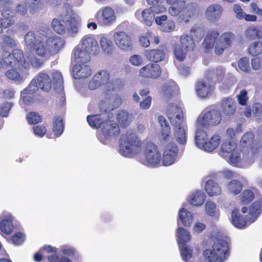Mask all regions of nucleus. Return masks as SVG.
<instances>
[{"instance_id": "obj_1", "label": "nucleus", "mask_w": 262, "mask_h": 262, "mask_svg": "<svg viewBox=\"0 0 262 262\" xmlns=\"http://www.w3.org/2000/svg\"><path fill=\"white\" fill-rule=\"evenodd\" d=\"M235 37V35L231 32H225L220 36L217 30H210L207 32L202 46L205 52H208L214 48L215 53L221 55L226 49L231 46Z\"/></svg>"}, {"instance_id": "obj_2", "label": "nucleus", "mask_w": 262, "mask_h": 262, "mask_svg": "<svg viewBox=\"0 0 262 262\" xmlns=\"http://www.w3.org/2000/svg\"><path fill=\"white\" fill-rule=\"evenodd\" d=\"M166 114L174 128V136L178 143L184 144L186 142L185 123L181 108L176 104L170 103L167 106Z\"/></svg>"}, {"instance_id": "obj_3", "label": "nucleus", "mask_w": 262, "mask_h": 262, "mask_svg": "<svg viewBox=\"0 0 262 262\" xmlns=\"http://www.w3.org/2000/svg\"><path fill=\"white\" fill-rule=\"evenodd\" d=\"M171 6L168 9L169 13L173 16H178L180 22L187 23L190 19L198 12V6L191 3L186 5L183 0H166Z\"/></svg>"}, {"instance_id": "obj_4", "label": "nucleus", "mask_w": 262, "mask_h": 262, "mask_svg": "<svg viewBox=\"0 0 262 262\" xmlns=\"http://www.w3.org/2000/svg\"><path fill=\"white\" fill-rule=\"evenodd\" d=\"M51 25L53 31L58 34L63 35L67 31L75 34L78 31L79 22L74 13L67 12L58 18H53Z\"/></svg>"}, {"instance_id": "obj_5", "label": "nucleus", "mask_w": 262, "mask_h": 262, "mask_svg": "<svg viewBox=\"0 0 262 262\" xmlns=\"http://www.w3.org/2000/svg\"><path fill=\"white\" fill-rule=\"evenodd\" d=\"M32 81L37 88L45 92H49L53 86L55 90H61L63 89V77L60 72L54 71L52 78L47 73L41 72Z\"/></svg>"}, {"instance_id": "obj_6", "label": "nucleus", "mask_w": 262, "mask_h": 262, "mask_svg": "<svg viewBox=\"0 0 262 262\" xmlns=\"http://www.w3.org/2000/svg\"><path fill=\"white\" fill-rule=\"evenodd\" d=\"M142 142L136 133L127 130L121 136L120 139V153L125 157H132L141 152Z\"/></svg>"}, {"instance_id": "obj_7", "label": "nucleus", "mask_w": 262, "mask_h": 262, "mask_svg": "<svg viewBox=\"0 0 262 262\" xmlns=\"http://www.w3.org/2000/svg\"><path fill=\"white\" fill-rule=\"evenodd\" d=\"M229 254L228 242L221 239H217L211 249H207L203 251L204 258L208 262H224Z\"/></svg>"}, {"instance_id": "obj_8", "label": "nucleus", "mask_w": 262, "mask_h": 262, "mask_svg": "<svg viewBox=\"0 0 262 262\" xmlns=\"http://www.w3.org/2000/svg\"><path fill=\"white\" fill-rule=\"evenodd\" d=\"M149 8L143 10L142 12L138 10L136 12V16L140 14L142 15L143 22L148 26H151L155 19V14H159L165 12L166 8L161 4H158L157 0H146Z\"/></svg>"}, {"instance_id": "obj_9", "label": "nucleus", "mask_w": 262, "mask_h": 262, "mask_svg": "<svg viewBox=\"0 0 262 262\" xmlns=\"http://www.w3.org/2000/svg\"><path fill=\"white\" fill-rule=\"evenodd\" d=\"M144 159H140V162L147 166H158L162 160V157L158 146L154 143H146L144 148Z\"/></svg>"}, {"instance_id": "obj_10", "label": "nucleus", "mask_w": 262, "mask_h": 262, "mask_svg": "<svg viewBox=\"0 0 262 262\" xmlns=\"http://www.w3.org/2000/svg\"><path fill=\"white\" fill-rule=\"evenodd\" d=\"M237 147V145L235 142L226 141L221 145L220 154L231 164L236 165L241 161V150Z\"/></svg>"}, {"instance_id": "obj_11", "label": "nucleus", "mask_w": 262, "mask_h": 262, "mask_svg": "<svg viewBox=\"0 0 262 262\" xmlns=\"http://www.w3.org/2000/svg\"><path fill=\"white\" fill-rule=\"evenodd\" d=\"M0 6L2 8V17H0V34L4 29H7L14 24L13 19L14 12H13V2L11 0H0Z\"/></svg>"}, {"instance_id": "obj_12", "label": "nucleus", "mask_w": 262, "mask_h": 262, "mask_svg": "<svg viewBox=\"0 0 262 262\" xmlns=\"http://www.w3.org/2000/svg\"><path fill=\"white\" fill-rule=\"evenodd\" d=\"M222 119V115L220 111L211 109L198 117L196 125L199 127L215 126L220 123Z\"/></svg>"}, {"instance_id": "obj_13", "label": "nucleus", "mask_w": 262, "mask_h": 262, "mask_svg": "<svg viewBox=\"0 0 262 262\" xmlns=\"http://www.w3.org/2000/svg\"><path fill=\"white\" fill-rule=\"evenodd\" d=\"M7 57L5 60L3 58V62L5 63V68L7 66H13L19 64L25 68H28L29 63L26 62L24 55L21 50L19 49H14L11 54L9 52H6Z\"/></svg>"}, {"instance_id": "obj_14", "label": "nucleus", "mask_w": 262, "mask_h": 262, "mask_svg": "<svg viewBox=\"0 0 262 262\" xmlns=\"http://www.w3.org/2000/svg\"><path fill=\"white\" fill-rule=\"evenodd\" d=\"M95 18L99 25L109 26L116 20L114 10L110 7L101 8L95 15Z\"/></svg>"}, {"instance_id": "obj_15", "label": "nucleus", "mask_w": 262, "mask_h": 262, "mask_svg": "<svg viewBox=\"0 0 262 262\" xmlns=\"http://www.w3.org/2000/svg\"><path fill=\"white\" fill-rule=\"evenodd\" d=\"M114 41L116 46L121 50H129L132 48L131 37L126 32L122 31L114 33Z\"/></svg>"}, {"instance_id": "obj_16", "label": "nucleus", "mask_w": 262, "mask_h": 262, "mask_svg": "<svg viewBox=\"0 0 262 262\" xmlns=\"http://www.w3.org/2000/svg\"><path fill=\"white\" fill-rule=\"evenodd\" d=\"M210 81L206 78L197 81L195 89L196 93L199 97L207 98L212 95L214 87L210 83Z\"/></svg>"}, {"instance_id": "obj_17", "label": "nucleus", "mask_w": 262, "mask_h": 262, "mask_svg": "<svg viewBox=\"0 0 262 262\" xmlns=\"http://www.w3.org/2000/svg\"><path fill=\"white\" fill-rule=\"evenodd\" d=\"M161 74V69L158 64L149 63L141 68L139 75L144 78L156 79Z\"/></svg>"}, {"instance_id": "obj_18", "label": "nucleus", "mask_w": 262, "mask_h": 262, "mask_svg": "<svg viewBox=\"0 0 262 262\" xmlns=\"http://www.w3.org/2000/svg\"><path fill=\"white\" fill-rule=\"evenodd\" d=\"M178 154V146L176 143H168L165 147V150L163 153L161 160L165 166H169L172 164Z\"/></svg>"}, {"instance_id": "obj_19", "label": "nucleus", "mask_w": 262, "mask_h": 262, "mask_svg": "<svg viewBox=\"0 0 262 262\" xmlns=\"http://www.w3.org/2000/svg\"><path fill=\"white\" fill-rule=\"evenodd\" d=\"M240 144L243 147L249 149L252 154H256L261 146L254 140V135L251 132L246 133L240 140Z\"/></svg>"}, {"instance_id": "obj_20", "label": "nucleus", "mask_w": 262, "mask_h": 262, "mask_svg": "<svg viewBox=\"0 0 262 262\" xmlns=\"http://www.w3.org/2000/svg\"><path fill=\"white\" fill-rule=\"evenodd\" d=\"M102 134L105 138L118 136L120 130L118 124L114 120L106 119L101 128Z\"/></svg>"}, {"instance_id": "obj_21", "label": "nucleus", "mask_w": 262, "mask_h": 262, "mask_svg": "<svg viewBox=\"0 0 262 262\" xmlns=\"http://www.w3.org/2000/svg\"><path fill=\"white\" fill-rule=\"evenodd\" d=\"M221 111L226 117L233 116L236 111V103L230 97L223 98L221 102Z\"/></svg>"}, {"instance_id": "obj_22", "label": "nucleus", "mask_w": 262, "mask_h": 262, "mask_svg": "<svg viewBox=\"0 0 262 262\" xmlns=\"http://www.w3.org/2000/svg\"><path fill=\"white\" fill-rule=\"evenodd\" d=\"M158 121L161 126L160 142L163 144H165L172 139L170 127L165 118L163 116H159Z\"/></svg>"}, {"instance_id": "obj_23", "label": "nucleus", "mask_w": 262, "mask_h": 262, "mask_svg": "<svg viewBox=\"0 0 262 262\" xmlns=\"http://www.w3.org/2000/svg\"><path fill=\"white\" fill-rule=\"evenodd\" d=\"M13 221L11 214L3 215L0 221V234L2 235H8L12 233L14 228Z\"/></svg>"}, {"instance_id": "obj_24", "label": "nucleus", "mask_w": 262, "mask_h": 262, "mask_svg": "<svg viewBox=\"0 0 262 262\" xmlns=\"http://www.w3.org/2000/svg\"><path fill=\"white\" fill-rule=\"evenodd\" d=\"M46 44L53 56L58 53L60 49L63 47L64 41L59 36H53L47 38Z\"/></svg>"}, {"instance_id": "obj_25", "label": "nucleus", "mask_w": 262, "mask_h": 262, "mask_svg": "<svg viewBox=\"0 0 262 262\" xmlns=\"http://www.w3.org/2000/svg\"><path fill=\"white\" fill-rule=\"evenodd\" d=\"M223 12L222 7L219 4H212L207 7L205 11L206 18L212 22H216L221 17Z\"/></svg>"}, {"instance_id": "obj_26", "label": "nucleus", "mask_w": 262, "mask_h": 262, "mask_svg": "<svg viewBox=\"0 0 262 262\" xmlns=\"http://www.w3.org/2000/svg\"><path fill=\"white\" fill-rule=\"evenodd\" d=\"M37 91V86L33 84V81H32L28 86L21 92V97L23 103L26 105L33 103L34 100L35 93Z\"/></svg>"}, {"instance_id": "obj_27", "label": "nucleus", "mask_w": 262, "mask_h": 262, "mask_svg": "<svg viewBox=\"0 0 262 262\" xmlns=\"http://www.w3.org/2000/svg\"><path fill=\"white\" fill-rule=\"evenodd\" d=\"M225 77V69L219 67L206 71L205 78L208 81L214 80L215 82H221Z\"/></svg>"}, {"instance_id": "obj_28", "label": "nucleus", "mask_w": 262, "mask_h": 262, "mask_svg": "<svg viewBox=\"0 0 262 262\" xmlns=\"http://www.w3.org/2000/svg\"><path fill=\"white\" fill-rule=\"evenodd\" d=\"M81 43L82 48L90 53H95L99 50L97 41L92 36H84L81 40Z\"/></svg>"}, {"instance_id": "obj_29", "label": "nucleus", "mask_w": 262, "mask_h": 262, "mask_svg": "<svg viewBox=\"0 0 262 262\" xmlns=\"http://www.w3.org/2000/svg\"><path fill=\"white\" fill-rule=\"evenodd\" d=\"M73 72L76 79L86 78L92 74L90 66L85 63L75 64Z\"/></svg>"}, {"instance_id": "obj_30", "label": "nucleus", "mask_w": 262, "mask_h": 262, "mask_svg": "<svg viewBox=\"0 0 262 262\" xmlns=\"http://www.w3.org/2000/svg\"><path fill=\"white\" fill-rule=\"evenodd\" d=\"M74 58L76 64L86 63L90 61V53L79 47H75L74 50Z\"/></svg>"}, {"instance_id": "obj_31", "label": "nucleus", "mask_w": 262, "mask_h": 262, "mask_svg": "<svg viewBox=\"0 0 262 262\" xmlns=\"http://www.w3.org/2000/svg\"><path fill=\"white\" fill-rule=\"evenodd\" d=\"M145 56L149 61L158 62L165 58V52L160 49H151L145 51Z\"/></svg>"}, {"instance_id": "obj_32", "label": "nucleus", "mask_w": 262, "mask_h": 262, "mask_svg": "<svg viewBox=\"0 0 262 262\" xmlns=\"http://www.w3.org/2000/svg\"><path fill=\"white\" fill-rule=\"evenodd\" d=\"M32 49L34 50L35 53L38 56L45 60L49 59L52 56L48 47L46 46V42L42 40H39Z\"/></svg>"}, {"instance_id": "obj_33", "label": "nucleus", "mask_w": 262, "mask_h": 262, "mask_svg": "<svg viewBox=\"0 0 262 262\" xmlns=\"http://www.w3.org/2000/svg\"><path fill=\"white\" fill-rule=\"evenodd\" d=\"M247 217L242 215L239 210L234 209L232 211L231 221L233 225L238 228H244L247 224Z\"/></svg>"}, {"instance_id": "obj_34", "label": "nucleus", "mask_w": 262, "mask_h": 262, "mask_svg": "<svg viewBox=\"0 0 262 262\" xmlns=\"http://www.w3.org/2000/svg\"><path fill=\"white\" fill-rule=\"evenodd\" d=\"M89 124L92 127L98 129L104 124L106 119L102 117L101 114H95L88 115L86 117Z\"/></svg>"}, {"instance_id": "obj_35", "label": "nucleus", "mask_w": 262, "mask_h": 262, "mask_svg": "<svg viewBox=\"0 0 262 262\" xmlns=\"http://www.w3.org/2000/svg\"><path fill=\"white\" fill-rule=\"evenodd\" d=\"M132 115L129 114L126 111L120 110L118 112L116 120L118 123L122 127H126L128 126L132 121Z\"/></svg>"}, {"instance_id": "obj_36", "label": "nucleus", "mask_w": 262, "mask_h": 262, "mask_svg": "<svg viewBox=\"0 0 262 262\" xmlns=\"http://www.w3.org/2000/svg\"><path fill=\"white\" fill-rule=\"evenodd\" d=\"M220 137L219 135L213 136L209 141H206L199 147L208 152H211L215 149L220 144Z\"/></svg>"}, {"instance_id": "obj_37", "label": "nucleus", "mask_w": 262, "mask_h": 262, "mask_svg": "<svg viewBox=\"0 0 262 262\" xmlns=\"http://www.w3.org/2000/svg\"><path fill=\"white\" fill-rule=\"evenodd\" d=\"M181 46L186 51H193L195 48V41L188 34H183L180 37Z\"/></svg>"}, {"instance_id": "obj_38", "label": "nucleus", "mask_w": 262, "mask_h": 262, "mask_svg": "<svg viewBox=\"0 0 262 262\" xmlns=\"http://www.w3.org/2000/svg\"><path fill=\"white\" fill-rule=\"evenodd\" d=\"M179 218L183 225L186 227L191 226L193 220L192 213L183 208L179 210Z\"/></svg>"}, {"instance_id": "obj_39", "label": "nucleus", "mask_w": 262, "mask_h": 262, "mask_svg": "<svg viewBox=\"0 0 262 262\" xmlns=\"http://www.w3.org/2000/svg\"><path fill=\"white\" fill-rule=\"evenodd\" d=\"M205 190L209 196L217 195L221 192L219 185L213 180H209L206 182Z\"/></svg>"}, {"instance_id": "obj_40", "label": "nucleus", "mask_w": 262, "mask_h": 262, "mask_svg": "<svg viewBox=\"0 0 262 262\" xmlns=\"http://www.w3.org/2000/svg\"><path fill=\"white\" fill-rule=\"evenodd\" d=\"M196 130L195 132V141L196 145L199 147L208 139V135L203 128H207L208 127H199L196 124Z\"/></svg>"}, {"instance_id": "obj_41", "label": "nucleus", "mask_w": 262, "mask_h": 262, "mask_svg": "<svg viewBox=\"0 0 262 262\" xmlns=\"http://www.w3.org/2000/svg\"><path fill=\"white\" fill-rule=\"evenodd\" d=\"M178 243L180 245H184L191 239V235L189 232L183 228L179 227L177 229Z\"/></svg>"}, {"instance_id": "obj_42", "label": "nucleus", "mask_w": 262, "mask_h": 262, "mask_svg": "<svg viewBox=\"0 0 262 262\" xmlns=\"http://www.w3.org/2000/svg\"><path fill=\"white\" fill-rule=\"evenodd\" d=\"M205 199V193L200 190H198L191 194L190 202L193 205L200 206L204 203Z\"/></svg>"}, {"instance_id": "obj_43", "label": "nucleus", "mask_w": 262, "mask_h": 262, "mask_svg": "<svg viewBox=\"0 0 262 262\" xmlns=\"http://www.w3.org/2000/svg\"><path fill=\"white\" fill-rule=\"evenodd\" d=\"M2 50L6 54V50L11 49L16 46V42L14 39L10 36L4 35L2 36V41L1 43Z\"/></svg>"}, {"instance_id": "obj_44", "label": "nucleus", "mask_w": 262, "mask_h": 262, "mask_svg": "<svg viewBox=\"0 0 262 262\" xmlns=\"http://www.w3.org/2000/svg\"><path fill=\"white\" fill-rule=\"evenodd\" d=\"M243 185L240 181L233 180L230 181L227 184L229 192L234 195L239 194L242 190Z\"/></svg>"}, {"instance_id": "obj_45", "label": "nucleus", "mask_w": 262, "mask_h": 262, "mask_svg": "<svg viewBox=\"0 0 262 262\" xmlns=\"http://www.w3.org/2000/svg\"><path fill=\"white\" fill-rule=\"evenodd\" d=\"M100 46L102 51L108 54H111L114 49L113 42L105 37H102L100 41Z\"/></svg>"}, {"instance_id": "obj_46", "label": "nucleus", "mask_w": 262, "mask_h": 262, "mask_svg": "<svg viewBox=\"0 0 262 262\" xmlns=\"http://www.w3.org/2000/svg\"><path fill=\"white\" fill-rule=\"evenodd\" d=\"M260 34V30H258L255 26H252L247 29L245 32V35L246 38L252 40L255 38H261L259 36Z\"/></svg>"}, {"instance_id": "obj_47", "label": "nucleus", "mask_w": 262, "mask_h": 262, "mask_svg": "<svg viewBox=\"0 0 262 262\" xmlns=\"http://www.w3.org/2000/svg\"><path fill=\"white\" fill-rule=\"evenodd\" d=\"M248 51L249 54L252 56L260 55L262 53V41H254L249 46Z\"/></svg>"}, {"instance_id": "obj_48", "label": "nucleus", "mask_w": 262, "mask_h": 262, "mask_svg": "<svg viewBox=\"0 0 262 262\" xmlns=\"http://www.w3.org/2000/svg\"><path fill=\"white\" fill-rule=\"evenodd\" d=\"M190 36L195 41H200L204 36V32L203 28L198 26H193L190 30Z\"/></svg>"}, {"instance_id": "obj_49", "label": "nucleus", "mask_w": 262, "mask_h": 262, "mask_svg": "<svg viewBox=\"0 0 262 262\" xmlns=\"http://www.w3.org/2000/svg\"><path fill=\"white\" fill-rule=\"evenodd\" d=\"M53 132L57 136H60L64 130V123L61 117H56L53 124Z\"/></svg>"}, {"instance_id": "obj_50", "label": "nucleus", "mask_w": 262, "mask_h": 262, "mask_svg": "<svg viewBox=\"0 0 262 262\" xmlns=\"http://www.w3.org/2000/svg\"><path fill=\"white\" fill-rule=\"evenodd\" d=\"M38 41L33 32H28L25 36V42L29 49H32L35 47Z\"/></svg>"}, {"instance_id": "obj_51", "label": "nucleus", "mask_w": 262, "mask_h": 262, "mask_svg": "<svg viewBox=\"0 0 262 262\" xmlns=\"http://www.w3.org/2000/svg\"><path fill=\"white\" fill-rule=\"evenodd\" d=\"M262 212V199L253 202L249 208V213L252 216L259 215Z\"/></svg>"}, {"instance_id": "obj_52", "label": "nucleus", "mask_w": 262, "mask_h": 262, "mask_svg": "<svg viewBox=\"0 0 262 262\" xmlns=\"http://www.w3.org/2000/svg\"><path fill=\"white\" fill-rule=\"evenodd\" d=\"M94 76L95 79H97L101 85L107 83L110 79V74L106 70L98 72Z\"/></svg>"}, {"instance_id": "obj_53", "label": "nucleus", "mask_w": 262, "mask_h": 262, "mask_svg": "<svg viewBox=\"0 0 262 262\" xmlns=\"http://www.w3.org/2000/svg\"><path fill=\"white\" fill-rule=\"evenodd\" d=\"M180 252L182 259L186 261L192 257L193 249L189 246L182 245V247L180 248Z\"/></svg>"}, {"instance_id": "obj_54", "label": "nucleus", "mask_w": 262, "mask_h": 262, "mask_svg": "<svg viewBox=\"0 0 262 262\" xmlns=\"http://www.w3.org/2000/svg\"><path fill=\"white\" fill-rule=\"evenodd\" d=\"M182 48L179 44H175L173 46V54L176 59L179 61H184L186 56V52Z\"/></svg>"}, {"instance_id": "obj_55", "label": "nucleus", "mask_w": 262, "mask_h": 262, "mask_svg": "<svg viewBox=\"0 0 262 262\" xmlns=\"http://www.w3.org/2000/svg\"><path fill=\"white\" fill-rule=\"evenodd\" d=\"M254 194L252 190L250 189L244 190L241 195V202L243 204H248L254 200Z\"/></svg>"}, {"instance_id": "obj_56", "label": "nucleus", "mask_w": 262, "mask_h": 262, "mask_svg": "<svg viewBox=\"0 0 262 262\" xmlns=\"http://www.w3.org/2000/svg\"><path fill=\"white\" fill-rule=\"evenodd\" d=\"M27 59L28 62L33 67L39 68L44 63V60L37 57L33 54H30L27 56Z\"/></svg>"}, {"instance_id": "obj_57", "label": "nucleus", "mask_w": 262, "mask_h": 262, "mask_svg": "<svg viewBox=\"0 0 262 262\" xmlns=\"http://www.w3.org/2000/svg\"><path fill=\"white\" fill-rule=\"evenodd\" d=\"M152 39V33L147 31L145 35H142L139 37V40L140 44L145 48L150 45V39Z\"/></svg>"}, {"instance_id": "obj_58", "label": "nucleus", "mask_w": 262, "mask_h": 262, "mask_svg": "<svg viewBox=\"0 0 262 262\" xmlns=\"http://www.w3.org/2000/svg\"><path fill=\"white\" fill-rule=\"evenodd\" d=\"M45 262H73L72 260L66 256L60 257L56 254H52L48 255L47 257V261Z\"/></svg>"}, {"instance_id": "obj_59", "label": "nucleus", "mask_w": 262, "mask_h": 262, "mask_svg": "<svg viewBox=\"0 0 262 262\" xmlns=\"http://www.w3.org/2000/svg\"><path fill=\"white\" fill-rule=\"evenodd\" d=\"M26 118L30 124H36L42 121L41 117L35 112H30L27 115Z\"/></svg>"}, {"instance_id": "obj_60", "label": "nucleus", "mask_w": 262, "mask_h": 262, "mask_svg": "<svg viewBox=\"0 0 262 262\" xmlns=\"http://www.w3.org/2000/svg\"><path fill=\"white\" fill-rule=\"evenodd\" d=\"M6 76L10 80L16 81H21L23 80L22 76L15 69H10L8 70L6 73Z\"/></svg>"}, {"instance_id": "obj_61", "label": "nucleus", "mask_w": 262, "mask_h": 262, "mask_svg": "<svg viewBox=\"0 0 262 262\" xmlns=\"http://www.w3.org/2000/svg\"><path fill=\"white\" fill-rule=\"evenodd\" d=\"M29 9L31 13L36 12L41 8V2L40 0H28Z\"/></svg>"}, {"instance_id": "obj_62", "label": "nucleus", "mask_w": 262, "mask_h": 262, "mask_svg": "<svg viewBox=\"0 0 262 262\" xmlns=\"http://www.w3.org/2000/svg\"><path fill=\"white\" fill-rule=\"evenodd\" d=\"M175 23L172 20H166L161 27L160 30L164 32H170L175 29Z\"/></svg>"}, {"instance_id": "obj_63", "label": "nucleus", "mask_w": 262, "mask_h": 262, "mask_svg": "<svg viewBox=\"0 0 262 262\" xmlns=\"http://www.w3.org/2000/svg\"><path fill=\"white\" fill-rule=\"evenodd\" d=\"M237 99L238 103L242 105H246L248 100V93L246 90H242L237 95Z\"/></svg>"}, {"instance_id": "obj_64", "label": "nucleus", "mask_w": 262, "mask_h": 262, "mask_svg": "<svg viewBox=\"0 0 262 262\" xmlns=\"http://www.w3.org/2000/svg\"><path fill=\"white\" fill-rule=\"evenodd\" d=\"M239 69L244 72H248L249 70V60L247 57L241 58L238 62Z\"/></svg>"}]
</instances>
